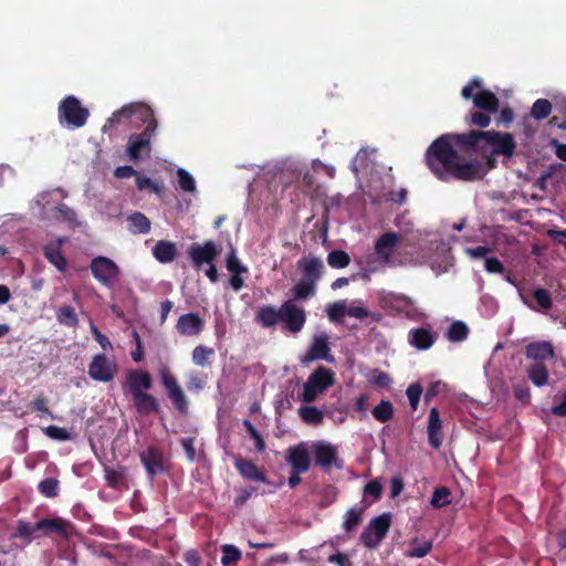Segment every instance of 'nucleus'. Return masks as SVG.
Returning a JSON list of instances; mask_svg holds the SVG:
<instances>
[{
	"instance_id": "1",
	"label": "nucleus",
	"mask_w": 566,
	"mask_h": 566,
	"mask_svg": "<svg viewBox=\"0 0 566 566\" xmlns=\"http://www.w3.org/2000/svg\"><path fill=\"white\" fill-rule=\"evenodd\" d=\"M467 133L443 134L434 139L426 151V164L441 181H474L485 176L483 161L479 158L464 159L461 154L472 156L471 146L462 143Z\"/></svg>"
},
{
	"instance_id": "2",
	"label": "nucleus",
	"mask_w": 566,
	"mask_h": 566,
	"mask_svg": "<svg viewBox=\"0 0 566 566\" xmlns=\"http://www.w3.org/2000/svg\"><path fill=\"white\" fill-rule=\"evenodd\" d=\"M255 322L263 328H274L282 323L284 331L296 335L306 323V311L292 298L284 301L280 307L263 305L255 312Z\"/></svg>"
},
{
	"instance_id": "3",
	"label": "nucleus",
	"mask_w": 566,
	"mask_h": 566,
	"mask_svg": "<svg viewBox=\"0 0 566 566\" xmlns=\"http://www.w3.org/2000/svg\"><path fill=\"white\" fill-rule=\"evenodd\" d=\"M465 146H471L472 155H484L489 151L492 155L504 156L510 159L516 149V142L512 134L497 130H475L467 132L462 137Z\"/></svg>"
},
{
	"instance_id": "4",
	"label": "nucleus",
	"mask_w": 566,
	"mask_h": 566,
	"mask_svg": "<svg viewBox=\"0 0 566 566\" xmlns=\"http://www.w3.org/2000/svg\"><path fill=\"white\" fill-rule=\"evenodd\" d=\"M334 384L335 373L325 366H318L303 385L302 401L306 403L315 401Z\"/></svg>"
},
{
	"instance_id": "5",
	"label": "nucleus",
	"mask_w": 566,
	"mask_h": 566,
	"mask_svg": "<svg viewBox=\"0 0 566 566\" xmlns=\"http://www.w3.org/2000/svg\"><path fill=\"white\" fill-rule=\"evenodd\" d=\"M59 122L67 128L83 127L90 116L86 107H83L80 99L74 95H69L59 104Z\"/></svg>"
},
{
	"instance_id": "6",
	"label": "nucleus",
	"mask_w": 566,
	"mask_h": 566,
	"mask_svg": "<svg viewBox=\"0 0 566 566\" xmlns=\"http://www.w3.org/2000/svg\"><path fill=\"white\" fill-rule=\"evenodd\" d=\"M391 525V515L384 513L374 517L360 534V541L367 548H376L387 536Z\"/></svg>"
},
{
	"instance_id": "7",
	"label": "nucleus",
	"mask_w": 566,
	"mask_h": 566,
	"mask_svg": "<svg viewBox=\"0 0 566 566\" xmlns=\"http://www.w3.org/2000/svg\"><path fill=\"white\" fill-rule=\"evenodd\" d=\"M160 382L164 386L168 398L171 400L179 413L187 415L189 410L188 398L186 397L177 378L166 367L160 370Z\"/></svg>"
},
{
	"instance_id": "8",
	"label": "nucleus",
	"mask_w": 566,
	"mask_h": 566,
	"mask_svg": "<svg viewBox=\"0 0 566 566\" xmlns=\"http://www.w3.org/2000/svg\"><path fill=\"white\" fill-rule=\"evenodd\" d=\"M91 272L93 276L106 287H112L119 276L117 264L106 256H96L91 261Z\"/></svg>"
},
{
	"instance_id": "9",
	"label": "nucleus",
	"mask_w": 566,
	"mask_h": 566,
	"mask_svg": "<svg viewBox=\"0 0 566 566\" xmlns=\"http://www.w3.org/2000/svg\"><path fill=\"white\" fill-rule=\"evenodd\" d=\"M87 373L93 380L108 382L117 373V364L104 354H96L88 365Z\"/></svg>"
},
{
	"instance_id": "10",
	"label": "nucleus",
	"mask_w": 566,
	"mask_h": 566,
	"mask_svg": "<svg viewBox=\"0 0 566 566\" xmlns=\"http://www.w3.org/2000/svg\"><path fill=\"white\" fill-rule=\"evenodd\" d=\"M219 253L220 250L211 240L205 241L203 244L193 243L188 251L192 265L197 270L201 269L203 264L213 263Z\"/></svg>"
},
{
	"instance_id": "11",
	"label": "nucleus",
	"mask_w": 566,
	"mask_h": 566,
	"mask_svg": "<svg viewBox=\"0 0 566 566\" xmlns=\"http://www.w3.org/2000/svg\"><path fill=\"white\" fill-rule=\"evenodd\" d=\"M315 464L321 467L324 472H331L333 465L342 468V461L338 459L336 447L331 443L319 441L313 446Z\"/></svg>"
},
{
	"instance_id": "12",
	"label": "nucleus",
	"mask_w": 566,
	"mask_h": 566,
	"mask_svg": "<svg viewBox=\"0 0 566 566\" xmlns=\"http://www.w3.org/2000/svg\"><path fill=\"white\" fill-rule=\"evenodd\" d=\"M400 234L397 232H385L375 242V253L380 260L381 264L387 265L392 263V258L400 241Z\"/></svg>"
},
{
	"instance_id": "13",
	"label": "nucleus",
	"mask_w": 566,
	"mask_h": 566,
	"mask_svg": "<svg viewBox=\"0 0 566 566\" xmlns=\"http://www.w3.org/2000/svg\"><path fill=\"white\" fill-rule=\"evenodd\" d=\"M154 133V125L145 128L140 134H132L128 138L126 151L130 160L137 161L140 159L143 150H150V140Z\"/></svg>"
},
{
	"instance_id": "14",
	"label": "nucleus",
	"mask_w": 566,
	"mask_h": 566,
	"mask_svg": "<svg viewBox=\"0 0 566 566\" xmlns=\"http://www.w3.org/2000/svg\"><path fill=\"white\" fill-rule=\"evenodd\" d=\"M126 385L133 398L149 390L153 387V378L148 371L129 369L126 373Z\"/></svg>"
},
{
	"instance_id": "15",
	"label": "nucleus",
	"mask_w": 566,
	"mask_h": 566,
	"mask_svg": "<svg viewBox=\"0 0 566 566\" xmlns=\"http://www.w3.org/2000/svg\"><path fill=\"white\" fill-rule=\"evenodd\" d=\"M286 462L296 473H305L311 468V459L305 443L290 447L286 450Z\"/></svg>"
},
{
	"instance_id": "16",
	"label": "nucleus",
	"mask_w": 566,
	"mask_h": 566,
	"mask_svg": "<svg viewBox=\"0 0 566 566\" xmlns=\"http://www.w3.org/2000/svg\"><path fill=\"white\" fill-rule=\"evenodd\" d=\"M139 457L149 479L153 480L158 473L164 471V454L159 448L149 446Z\"/></svg>"
},
{
	"instance_id": "17",
	"label": "nucleus",
	"mask_w": 566,
	"mask_h": 566,
	"mask_svg": "<svg viewBox=\"0 0 566 566\" xmlns=\"http://www.w3.org/2000/svg\"><path fill=\"white\" fill-rule=\"evenodd\" d=\"M234 468L239 472V474L249 481L262 482L269 484V479L258 465H255L251 460L243 459L238 455L234 458Z\"/></svg>"
},
{
	"instance_id": "18",
	"label": "nucleus",
	"mask_w": 566,
	"mask_h": 566,
	"mask_svg": "<svg viewBox=\"0 0 566 566\" xmlns=\"http://www.w3.org/2000/svg\"><path fill=\"white\" fill-rule=\"evenodd\" d=\"M324 359L326 361H334V357L331 354V348L328 346L327 336L318 335L315 336L310 349L305 354L302 359L303 363H310L313 360Z\"/></svg>"
},
{
	"instance_id": "19",
	"label": "nucleus",
	"mask_w": 566,
	"mask_h": 566,
	"mask_svg": "<svg viewBox=\"0 0 566 566\" xmlns=\"http://www.w3.org/2000/svg\"><path fill=\"white\" fill-rule=\"evenodd\" d=\"M203 326V319L197 313L180 315L176 324L177 332L184 336L199 335Z\"/></svg>"
},
{
	"instance_id": "20",
	"label": "nucleus",
	"mask_w": 566,
	"mask_h": 566,
	"mask_svg": "<svg viewBox=\"0 0 566 566\" xmlns=\"http://www.w3.org/2000/svg\"><path fill=\"white\" fill-rule=\"evenodd\" d=\"M297 268L303 274L302 279L312 280L316 284L322 277L324 264L318 258H302L297 261Z\"/></svg>"
},
{
	"instance_id": "21",
	"label": "nucleus",
	"mask_w": 566,
	"mask_h": 566,
	"mask_svg": "<svg viewBox=\"0 0 566 566\" xmlns=\"http://www.w3.org/2000/svg\"><path fill=\"white\" fill-rule=\"evenodd\" d=\"M441 429L440 412L438 408L433 407L430 409L427 427L428 441L433 449H439L442 444Z\"/></svg>"
},
{
	"instance_id": "22",
	"label": "nucleus",
	"mask_w": 566,
	"mask_h": 566,
	"mask_svg": "<svg viewBox=\"0 0 566 566\" xmlns=\"http://www.w3.org/2000/svg\"><path fill=\"white\" fill-rule=\"evenodd\" d=\"M408 342L419 350H427L434 344L436 337L428 328L417 327L409 331Z\"/></svg>"
},
{
	"instance_id": "23",
	"label": "nucleus",
	"mask_w": 566,
	"mask_h": 566,
	"mask_svg": "<svg viewBox=\"0 0 566 566\" xmlns=\"http://www.w3.org/2000/svg\"><path fill=\"white\" fill-rule=\"evenodd\" d=\"M64 239H59L56 242L46 244L43 249L45 259L53 264L60 272H64L66 269V259L62 252L61 245Z\"/></svg>"
},
{
	"instance_id": "24",
	"label": "nucleus",
	"mask_w": 566,
	"mask_h": 566,
	"mask_svg": "<svg viewBox=\"0 0 566 566\" xmlns=\"http://www.w3.org/2000/svg\"><path fill=\"white\" fill-rule=\"evenodd\" d=\"M474 107L480 111L496 114L500 108L497 96L489 90H480L473 97Z\"/></svg>"
},
{
	"instance_id": "25",
	"label": "nucleus",
	"mask_w": 566,
	"mask_h": 566,
	"mask_svg": "<svg viewBox=\"0 0 566 566\" xmlns=\"http://www.w3.org/2000/svg\"><path fill=\"white\" fill-rule=\"evenodd\" d=\"M525 355L530 359L544 363L554 357V348L548 342H534L526 346Z\"/></svg>"
},
{
	"instance_id": "26",
	"label": "nucleus",
	"mask_w": 566,
	"mask_h": 566,
	"mask_svg": "<svg viewBox=\"0 0 566 566\" xmlns=\"http://www.w3.org/2000/svg\"><path fill=\"white\" fill-rule=\"evenodd\" d=\"M134 407L140 416H147L153 412H159L160 406L155 396L148 392L133 397Z\"/></svg>"
},
{
	"instance_id": "27",
	"label": "nucleus",
	"mask_w": 566,
	"mask_h": 566,
	"mask_svg": "<svg viewBox=\"0 0 566 566\" xmlns=\"http://www.w3.org/2000/svg\"><path fill=\"white\" fill-rule=\"evenodd\" d=\"M153 254L160 263H170L177 255V247L174 242L160 240L154 245Z\"/></svg>"
},
{
	"instance_id": "28",
	"label": "nucleus",
	"mask_w": 566,
	"mask_h": 566,
	"mask_svg": "<svg viewBox=\"0 0 566 566\" xmlns=\"http://www.w3.org/2000/svg\"><path fill=\"white\" fill-rule=\"evenodd\" d=\"M67 523L61 518H43L36 522V528L45 534L56 533L61 536H67Z\"/></svg>"
},
{
	"instance_id": "29",
	"label": "nucleus",
	"mask_w": 566,
	"mask_h": 566,
	"mask_svg": "<svg viewBox=\"0 0 566 566\" xmlns=\"http://www.w3.org/2000/svg\"><path fill=\"white\" fill-rule=\"evenodd\" d=\"M132 117H134L133 103L124 105L120 109L115 111L103 126V132L115 128L117 125L129 120Z\"/></svg>"
},
{
	"instance_id": "30",
	"label": "nucleus",
	"mask_w": 566,
	"mask_h": 566,
	"mask_svg": "<svg viewBox=\"0 0 566 566\" xmlns=\"http://www.w3.org/2000/svg\"><path fill=\"white\" fill-rule=\"evenodd\" d=\"M528 379L536 386L543 387L548 381V370L544 363L535 361L527 368Z\"/></svg>"
},
{
	"instance_id": "31",
	"label": "nucleus",
	"mask_w": 566,
	"mask_h": 566,
	"mask_svg": "<svg viewBox=\"0 0 566 566\" xmlns=\"http://www.w3.org/2000/svg\"><path fill=\"white\" fill-rule=\"evenodd\" d=\"M316 293V284L314 282L301 279L293 287L292 294L294 301H306Z\"/></svg>"
},
{
	"instance_id": "32",
	"label": "nucleus",
	"mask_w": 566,
	"mask_h": 566,
	"mask_svg": "<svg viewBox=\"0 0 566 566\" xmlns=\"http://www.w3.org/2000/svg\"><path fill=\"white\" fill-rule=\"evenodd\" d=\"M133 108L134 116H136L139 120L146 124L145 128H149L154 125V133H156L158 124L151 107L143 103H133Z\"/></svg>"
},
{
	"instance_id": "33",
	"label": "nucleus",
	"mask_w": 566,
	"mask_h": 566,
	"mask_svg": "<svg viewBox=\"0 0 566 566\" xmlns=\"http://www.w3.org/2000/svg\"><path fill=\"white\" fill-rule=\"evenodd\" d=\"M301 419L307 424L317 426L323 422L324 413L317 407L314 406H302L298 409Z\"/></svg>"
},
{
	"instance_id": "34",
	"label": "nucleus",
	"mask_w": 566,
	"mask_h": 566,
	"mask_svg": "<svg viewBox=\"0 0 566 566\" xmlns=\"http://www.w3.org/2000/svg\"><path fill=\"white\" fill-rule=\"evenodd\" d=\"M468 335L469 328L461 321H455L451 323L446 333V337L448 338V340L453 343L463 342L468 337Z\"/></svg>"
},
{
	"instance_id": "35",
	"label": "nucleus",
	"mask_w": 566,
	"mask_h": 566,
	"mask_svg": "<svg viewBox=\"0 0 566 566\" xmlns=\"http://www.w3.org/2000/svg\"><path fill=\"white\" fill-rule=\"evenodd\" d=\"M56 319L60 324L67 327H76L78 325L77 314L70 305H63L57 310Z\"/></svg>"
},
{
	"instance_id": "36",
	"label": "nucleus",
	"mask_w": 566,
	"mask_h": 566,
	"mask_svg": "<svg viewBox=\"0 0 566 566\" xmlns=\"http://www.w3.org/2000/svg\"><path fill=\"white\" fill-rule=\"evenodd\" d=\"M363 521V509L352 507L345 513L343 528L347 533L355 531Z\"/></svg>"
},
{
	"instance_id": "37",
	"label": "nucleus",
	"mask_w": 566,
	"mask_h": 566,
	"mask_svg": "<svg viewBox=\"0 0 566 566\" xmlns=\"http://www.w3.org/2000/svg\"><path fill=\"white\" fill-rule=\"evenodd\" d=\"M128 221L135 233H148L151 229L150 220L142 212H134L129 216Z\"/></svg>"
},
{
	"instance_id": "38",
	"label": "nucleus",
	"mask_w": 566,
	"mask_h": 566,
	"mask_svg": "<svg viewBox=\"0 0 566 566\" xmlns=\"http://www.w3.org/2000/svg\"><path fill=\"white\" fill-rule=\"evenodd\" d=\"M373 417L379 422H387L394 417V406L389 400H381L371 411Z\"/></svg>"
},
{
	"instance_id": "39",
	"label": "nucleus",
	"mask_w": 566,
	"mask_h": 566,
	"mask_svg": "<svg viewBox=\"0 0 566 566\" xmlns=\"http://www.w3.org/2000/svg\"><path fill=\"white\" fill-rule=\"evenodd\" d=\"M136 186H137V189L140 190V191L147 189L150 192H154V193H157V195L163 193L164 190H165L163 181L151 180L150 178H148L146 176H143L140 174L137 175Z\"/></svg>"
},
{
	"instance_id": "40",
	"label": "nucleus",
	"mask_w": 566,
	"mask_h": 566,
	"mask_svg": "<svg viewBox=\"0 0 566 566\" xmlns=\"http://www.w3.org/2000/svg\"><path fill=\"white\" fill-rule=\"evenodd\" d=\"M327 263L333 269H344L349 265L350 256L344 250H333L327 254Z\"/></svg>"
},
{
	"instance_id": "41",
	"label": "nucleus",
	"mask_w": 566,
	"mask_h": 566,
	"mask_svg": "<svg viewBox=\"0 0 566 566\" xmlns=\"http://www.w3.org/2000/svg\"><path fill=\"white\" fill-rule=\"evenodd\" d=\"M214 355V349L205 345H198L192 350V361L196 366L205 367Z\"/></svg>"
},
{
	"instance_id": "42",
	"label": "nucleus",
	"mask_w": 566,
	"mask_h": 566,
	"mask_svg": "<svg viewBox=\"0 0 566 566\" xmlns=\"http://www.w3.org/2000/svg\"><path fill=\"white\" fill-rule=\"evenodd\" d=\"M494 113H489L485 111H474L467 115L465 120L470 126H476L480 128H485L491 124V115Z\"/></svg>"
},
{
	"instance_id": "43",
	"label": "nucleus",
	"mask_w": 566,
	"mask_h": 566,
	"mask_svg": "<svg viewBox=\"0 0 566 566\" xmlns=\"http://www.w3.org/2000/svg\"><path fill=\"white\" fill-rule=\"evenodd\" d=\"M552 112V104L546 98H539L534 102L531 108V115L536 120L545 119L549 116Z\"/></svg>"
},
{
	"instance_id": "44",
	"label": "nucleus",
	"mask_w": 566,
	"mask_h": 566,
	"mask_svg": "<svg viewBox=\"0 0 566 566\" xmlns=\"http://www.w3.org/2000/svg\"><path fill=\"white\" fill-rule=\"evenodd\" d=\"M221 552H222L221 564L223 566H230L232 564H235L242 557L241 551L231 544L223 545L221 547Z\"/></svg>"
},
{
	"instance_id": "45",
	"label": "nucleus",
	"mask_w": 566,
	"mask_h": 566,
	"mask_svg": "<svg viewBox=\"0 0 566 566\" xmlns=\"http://www.w3.org/2000/svg\"><path fill=\"white\" fill-rule=\"evenodd\" d=\"M226 266L231 274H243L248 272V268L238 259L233 248H231L227 254Z\"/></svg>"
},
{
	"instance_id": "46",
	"label": "nucleus",
	"mask_w": 566,
	"mask_h": 566,
	"mask_svg": "<svg viewBox=\"0 0 566 566\" xmlns=\"http://www.w3.org/2000/svg\"><path fill=\"white\" fill-rule=\"evenodd\" d=\"M451 492L447 486L437 488L431 496V505L434 509H441L450 504Z\"/></svg>"
},
{
	"instance_id": "47",
	"label": "nucleus",
	"mask_w": 566,
	"mask_h": 566,
	"mask_svg": "<svg viewBox=\"0 0 566 566\" xmlns=\"http://www.w3.org/2000/svg\"><path fill=\"white\" fill-rule=\"evenodd\" d=\"M418 542L417 538H415L411 543L412 545V548L406 553V556L407 557H411V558H422L424 556H427L431 549H432V541H424L423 543H421L420 545H416Z\"/></svg>"
},
{
	"instance_id": "48",
	"label": "nucleus",
	"mask_w": 566,
	"mask_h": 566,
	"mask_svg": "<svg viewBox=\"0 0 566 566\" xmlns=\"http://www.w3.org/2000/svg\"><path fill=\"white\" fill-rule=\"evenodd\" d=\"M347 306L344 301L334 302L327 305V317L332 322H339L345 315Z\"/></svg>"
},
{
	"instance_id": "49",
	"label": "nucleus",
	"mask_w": 566,
	"mask_h": 566,
	"mask_svg": "<svg viewBox=\"0 0 566 566\" xmlns=\"http://www.w3.org/2000/svg\"><path fill=\"white\" fill-rule=\"evenodd\" d=\"M243 426L247 429L249 436L254 440L256 451L260 453L264 452L266 449L265 441L261 433L255 429L253 423L249 419H244Z\"/></svg>"
},
{
	"instance_id": "50",
	"label": "nucleus",
	"mask_w": 566,
	"mask_h": 566,
	"mask_svg": "<svg viewBox=\"0 0 566 566\" xmlns=\"http://www.w3.org/2000/svg\"><path fill=\"white\" fill-rule=\"evenodd\" d=\"M533 297L541 310L548 311L552 308L553 300L551 293L543 287L535 289L533 291Z\"/></svg>"
},
{
	"instance_id": "51",
	"label": "nucleus",
	"mask_w": 566,
	"mask_h": 566,
	"mask_svg": "<svg viewBox=\"0 0 566 566\" xmlns=\"http://www.w3.org/2000/svg\"><path fill=\"white\" fill-rule=\"evenodd\" d=\"M178 185L181 190L186 192H193L196 190V181L193 177L184 168L177 170Z\"/></svg>"
},
{
	"instance_id": "52",
	"label": "nucleus",
	"mask_w": 566,
	"mask_h": 566,
	"mask_svg": "<svg viewBox=\"0 0 566 566\" xmlns=\"http://www.w3.org/2000/svg\"><path fill=\"white\" fill-rule=\"evenodd\" d=\"M39 491L46 497H54L59 493V481L54 478H46L39 483Z\"/></svg>"
},
{
	"instance_id": "53",
	"label": "nucleus",
	"mask_w": 566,
	"mask_h": 566,
	"mask_svg": "<svg viewBox=\"0 0 566 566\" xmlns=\"http://www.w3.org/2000/svg\"><path fill=\"white\" fill-rule=\"evenodd\" d=\"M422 392L423 388L420 382H413L408 386L406 395L412 410H417Z\"/></svg>"
},
{
	"instance_id": "54",
	"label": "nucleus",
	"mask_w": 566,
	"mask_h": 566,
	"mask_svg": "<svg viewBox=\"0 0 566 566\" xmlns=\"http://www.w3.org/2000/svg\"><path fill=\"white\" fill-rule=\"evenodd\" d=\"M369 381L376 387L388 388L391 384V378L380 369H373L369 374Z\"/></svg>"
},
{
	"instance_id": "55",
	"label": "nucleus",
	"mask_w": 566,
	"mask_h": 566,
	"mask_svg": "<svg viewBox=\"0 0 566 566\" xmlns=\"http://www.w3.org/2000/svg\"><path fill=\"white\" fill-rule=\"evenodd\" d=\"M43 431L49 438H51L53 440L69 441L72 439V434L69 430H66L65 428L57 427V426H49V427L44 428Z\"/></svg>"
},
{
	"instance_id": "56",
	"label": "nucleus",
	"mask_w": 566,
	"mask_h": 566,
	"mask_svg": "<svg viewBox=\"0 0 566 566\" xmlns=\"http://www.w3.org/2000/svg\"><path fill=\"white\" fill-rule=\"evenodd\" d=\"M206 378L199 373H191L187 381V389L189 391H200L205 388Z\"/></svg>"
},
{
	"instance_id": "57",
	"label": "nucleus",
	"mask_w": 566,
	"mask_h": 566,
	"mask_svg": "<svg viewBox=\"0 0 566 566\" xmlns=\"http://www.w3.org/2000/svg\"><path fill=\"white\" fill-rule=\"evenodd\" d=\"M482 87V81L478 77L472 78L461 91V95L464 99H472L474 97V91Z\"/></svg>"
},
{
	"instance_id": "58",
	"label": "nucleus",
	"mask_w": 566,
	"mask_h": 566,
	"mask_svg": "<svg viewBox=\"0 0 566 566\" xmlns=\"http://www.w3.org/2000/svg\"><path fill=\"white\" fill-rule=\"evenodd\" d=\"M364 492L366 495L373 496L374 500H379L382 493V486L379 481L371 480L365 485Z\"/></svg>"
},
{
	"instance_id": "59",
	"label": "nucleus",
	"mask_w": 566,
	"mask_h": 566,
	"mask_svg": "<svg viewBox=\"0 0 566 566\" xmlns=\"http://www.w3.org/2000/svg\"><path fill=\"white\" fill-rule=\"evenodd\" d=\"M35 531H39L36 528V524L33 526L28 522L19 521L18 527H17V534L20 537L30 538Z\"/></svg>"
},
{
	"instance_id": "60",
	"label": "nucleus",
	"mask_w": 566,
	"mask_h": 566,
	"mask_svg": "<svg viewBox=\"0 0 566 566\" xmlns=\"http://www.w3.org/2000/svg\"><path fill=\"white\" fill-rule=\"evenodd\" d=\"M484 266L489 273L500 274L504 272V265L497 258H486Z\"/></svg>"
},
{
	"instance_id": "61",
	"label": "nucleus",
	"mask_w": 566,
	"mask_h": 566,
	"mask_svg": "<svg viewBox=\"0 0 566 566\" xmlns=\"http://www.w3.org/2000/svg\"><path fill=\"white\" fill-rule=\"evenodd\" d=\"M181 447L188 458L189 461H195L196 459V449H195V440L193 438H184L180 441Z\"/></svg>"
},
{
	"instance_id": "62",
	"label": "nucleus",
	"mask_w": 566,
	"mask_h": 566,
	"mask_svg": "<svg viewBox=\"0 0 566 566\" xmlns=\"http://www.w3.org/2000/svg\"><path fill=\"white\" fill-rule=\"evenodd\" d=\"M514 397L523 403H528L531 399L530 388L526 386H514L513 388Z\"/></svg>"
},
{
	"instance_id": "63",
	"label": "nucleus",
	"mask_w": 566,
	"mask_h": 566,
	"mask_svg": "<svg viewBox=\"0 0 566 566\" xmlns=\"http://www.w3.org/2000/svg\"><path fill=\"white\" fill-rule=\"evenodd\" d=\"M491 248L484 245H478L472 248H467L465 253L472 259L484 258L491 252Z\"/></svg>"
},
{
	"instance_id": "64",
	"label": "nucleus",
	"mask_w": 566,
	"mask_h": 566,
	"mask_svg": "<svg viewBox=\"0 0 566 566\" xmlns=\"http://www.w3.org/2000/svg\"><path fill=\"white\" fill-rule=\"evenodd\" d=\"M30 408L32 411L40 412L43 415H50V410L46 407V400L43 397L35 398L31 403Z\"/></svg>"
}]
</instances>
